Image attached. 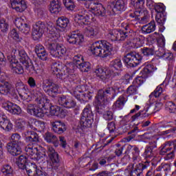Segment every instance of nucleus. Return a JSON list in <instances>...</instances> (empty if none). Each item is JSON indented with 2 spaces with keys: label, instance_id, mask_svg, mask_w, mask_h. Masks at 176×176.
<instances>
[{
  "label": "nucleus",
  "instance_id": "1",
  "mask_svg": "<svg viewBox=\"0 0 176 176\" xmlns=\"http://www.w3.org/2000/svg\"><path fill=\"white\" fill-rule=\"evenodd\" d=\"M45 111L50 109L51 116H57L60 119H64L67 116V109H63L60 106L53 105L50 103V100L45 96L41 98H37V105L29 104L26 111L29 115L35 116L36 118H43L45 116Z\"/></svg>",
  "mask_w": 176,
  "mask_h": 176
},
{
  "label": "nucleus",
  "instance_id": "2",
  "mask_svg": "<svg viewBox=\"0 0 176 176\" xmlns=\"http://www.w3.org/2000/svg\"><path fill=\"white\" fill-rule=\"evenodd\" d=\"M148 109H149V107H146L144 111H140L133 116L127 115L124 117L122 116L119 117L120 120H118L120 122V124L122 125L118 128L120 134L127 133L129 130L134 127L132 130L128 132L129 136L123 139L124 142H130L131 140H134V138H135L137 133H140V130H138V127H137V126L140 124V122L135 124L134 122H137V120H141V119H144V118H148V113H146V112H148Z\"/></svg>",
  "mask_w": 176,
  "mask_h": 176
},
{
  "label": "nucleus",
  "instance_id": "3",
  "mask_svg": "<svg viewBox=\"0 0 176 176\" xmlns=\"http://www.w3.org/2000/svg\"><path fill=\"white\" fill-rule=\"evenodd\" d=\"M8 58L11 64L10 68L13 74L18 75L24 74V67L23 65L25 67V69H26L29 75H34L38 72L32 63V60L30 58V56H28L27 52L23 50L18 51V60L16 58V55L8 56Z\"/></svg>",
  "mask_w": 176,
  "mask_h": 176
},
{
  "label": "nucleus",
  "instance_id": "4",
  "mask_svg": "<svg viewBox=\"0 0 176 176\" xmlns=\"http://www.w3.org/2000/svg\"><path fill=\"white\" fill-rule=\"evenodd\" d=\"M106 38L111 42H116V41H124L126 38L130 39V45L133 49H139L142 47L145 41V37L140 33L130 30L129 32L114 29L111 30L107 35Z\"/></svg>",
  "mask_w": 176,
  "mask_h": 176
},
{
  "label": "nucleus",
  "instance_id": "5",
  "mask_svg": "<svg viewBox=\"0 0 176 176\" xmlns=\"http://www.w3.org/2000/svg\"><path fill=\"white\" fill-rule=\"evenodd\" d=\"M45 32H47L45 41L60 42V32L53 28V23L52 22L47 23L42 21L36 22L33 28L32 35L34 41H39Z\"/></svg>",
  "mask_w": 176,
  "mask_h": 176
},
{
  "label": "nucleus",
  "instance_id": "6",
  "mask_svg": "<svg viewBox=\"0 0 176 176\" xmlns=\"http://www.w3.org/2000/svg\"><path fill=\"white\" fill-rule=\"evenodd\" d=\"M123 80H118L112 82V87L107 88L106 89H100L98 91V95L96 96L94 101V105L96 108H100L102 105H105L108 100H115V97L120 93Z\"/></svg>",
  "mask_w": 176,
  "mask_h": 176
},
{
  "label": "nucleus",
  "instance_id": "7",
  "mask_svg": "<svg viewBox=\"0 0 176 176\" xmlns=\"http://www.w3.org/2000/svg\"><path fill=\"white\" fill-rule=\"evenodd\" d=\"M74 20L80 27L85 28L84 34L85 36L94 38L98 34V29H97V27L93 26L91 21V18H90V15L87 14V11L85 10H82L81 12L76 14Z\"/></svg>",
  "mask_w": 176,
  "mask_h": 176
},
{
  "label": "nucleus",
  "instance_id": "8",
  "mask_svg": "<svg viewBox=\"0 0 176 176\" xmlns=\"http://www.w3.org/2000/svg\"><path fill=\"white\" fill-rule=\"evenodd\" d=\"M89 50L95 57L107 58L112 54V45L105 40L98 41L89 46Z\"/></svg>",
  "mask_w": 176,
  "mask_h": 176
},
{
  "label": "nucleus",
  "instance_id": "9",
  "mask_svg": "<svg viewBox=\"0 0 176 176\" xmlns=\"http://www.w3.org/2000/svg\"><path fill=\"white\" fill-rule=\"evenodd\" d=\"M72 94L80 104H86L89 100H92L94 92L90 91V87L88 85H78L72 91H69Z\"/></svg>",
  "mask_w": 176,
  "mask_h": 176
},
{
  "label": "nucleus",
  "instance_id": "10",
  "mask_svg": "<svg viewBox=\"0 0 176 176\" xmlns=\"http://www.w3.org/2000/svg\"><path fill=\"white\" fill-rule=\"evenodd\" d=\"M166 46V38L164 36L161 35L157 40V45L159 52L157 53V56L160 58H163L165 61H168V71H173V64L175 60L174 59V54L170 52H164V47Z\"/></svg>",
  "mask_w": 176,
  "mask_h": 176
},
{
  "label": "nucleus",
  "instance_id": "11",
  "mask_svg": "<svg viewBox=\"0 0 176 176\" xmlns=\"http://www.w3.org/2000/svg\"><path fill=\"white\" fill-rule=\"evenodd\" d=\"M127 17L129 18L128 20H129V24L124 22L121 23V27L125 30L124 32H129L131 30V25H137V24L140 23V20H141L142 23H146L148 19H144L145 12H141V10L128 12Z\"/></svg>",
  "mask_w": 176,
  "mask_h": 176
},
{
  "label": "nucleus",
  "instance_id": "12",
  "mask_svg": "<svg viewBox=\"0 0 176 176\" xmlns=\"http://www.w3.org/2000/svg\"><path fill=\"white\" fill-rule=\"evenodd\" d=\"M171 74H173V70H168L166 73V77L164 80L163 83L157 87L155 90L151 94V95L149 96L151 98H152V97L157 98L160 97V96H162V93L164 91V89H163V87H162V86H165L166 87V86L170 85V86H171V87H173V89L176 87V74H175L171 79Z\"/></svg>",
  "mask_w": 176,
  "mask_h": 176
},
{
  "label": "nucleus",
  "instance_id": "13",
  "mask_svg": "<svg viewBox=\"0 0 176 176\" xmlns=\"http://www.w3.org/2000/svg\"><path fill=\"white\" fill-rule=\"evenodd\" d=\"M45 47L50 52L51 56L58 58H63L65 60V54H67V48L63 47L58 41H45Z\"/></svg>",
  "mask_w": 176,
  "mask_h": 176
},
{
  "label": "nucleus",
  "instance_id": "14",
  "mask_svg": "<svg viewBox=\"0 0 176 176\" xmlns=\"http://www.w3.org/2000/svg\"><path fill=\"white\" fill-rule=\"evenodd\" d=\"M157 68L156 66L152 65L151 63H145V66L140 72V76L137 77L133 82V85H136L140 87L149 76H152V74Z\"/></svg>",
  "mask_w": 176,
  "mask_h": 176
},
{
  "label": "nucleus",
  "instance_id": "15",
  "mask_svg": "<svg viewBox=\"0 0 176 176\" xmlns=\"http://www.w3.org/2000/svg\"><path fill=\"white\" fill-rule=\"evenodd\" d=\"M85 8L88 9L87 12H89L91 16L94 14V16H105V13H107V10L104 8L102 4L98 3L97 1L95 0H89L86 1Z\"/></svg>",
  "mask_w": 176,
  "mask_h": 176
},
{
  "label": "nucleus",
  "instance_id": "16",
  "mask_svg": "<svg viewBox=\"0 0 176 176\" xmlns=\"http://www.w3.org/2000/svg\"><path fill=\"white\" fill-rule=\"evenodd\" d=\"M94 119L91 118H81L80 122H76L74 130H75L76 134L80 137H85L86 131L88 129H91L93 125Z\"/></svg>",
  "mask_w": 176,
  "mask_h": 176
},
{
  "label": "nucleus",
  "instance_id": "17",
  "mask_svg": "<svg viewBox=\"0 0 176 176\" xmlns=\"http://www.w3.org/2000/svg\"><path fill=\"white\" fill-rule=\"evenodd\" d=\"M123 61L126 68H133L142 61V56L137 52H130L124 56Z\"/></svg>",
  "mask_w": 176,
  "mask_h": 176
},
{
  "label": "nucleus",
  "instance_id": "18",
  "mask_svg": "<svg viewBox=\"0 0 176 176\" xmlns=\"http://www.w3.org/2000/svg\"><path fill=\"white\" fill-rule=\"evenodd\" d=\"M173 150L168 153L165 157V160H171V159H174V157L175 156V151H176V141H172V142H167L162 144L160 146V155L162 156H164L167 153V152L171 151V149Z\"/></svg>",
  "mask_w": 176,
  "mask_h": 176
},
{
  "label": "nucleus",
  "instance_id": "19",
  "mask_svg": "<svg viewBox=\"0 0 176 176\" xmlns=\"http://www.w3.org/2000/svg\"><path fill=\"white\" fill-rule=\"evenodd\" d=\"M42 89L50 97H56L58 94V85L51 80H44L42 83Z\"/></svg>",
  "mask_w": 176,
  "mask_h": 176
},
{
  "label": "nucleus",
  "instance_id": "20",
  "mask_svg": "<svg viewBox=\"0 0 176 176\" xmlns=\"http://www.w3.org/2000/svg\"><path fill=\"white\" fill-rule=\"evenodd\" d=\"M47 154L50 157L48 166L52 170H58V167H60V156L58 153L56 152V150L52 146H48Z\"/></svg>",
  "mask_w": 176,
  "mask_h": 176
},
{
  "label": "nucleus",
  "instance_id": "21",
  "mask_svg": "<svg viewBox=\"0 0 176 176\" xmlns=\"http://www.w3.org/2000/svg\"><path fill=\"white\" fill-rule=\"evenodd\" d=\"M67 65H65V67L60 63H54L51 65V72L52 75H55L58 79H61L64 82L67 79Z\"/></svg>",
  "mask_w": 176,
  "mask_h": 176
},
{
  "label": "nucleus",
  "instance_id": "22",
  "mask_svg": "<svg viewBox=\"0 0 176 176\" xmlns=\"http://www.w3.org/2000/svg\"><path fill=\"white\" fill-rule=\"evenodd\" d=\"M73 63L81 72H89L91 69L90 62L85 61L83 56L81 54L75 55L73 58Z\"/></svg>",
  "mask_w": 176,
  "mask_h": 176
},
{
  "label": "nucleus",
  "instance_id": "23",
  "mask_svg": "<svg viewBox=\"0 0 176 176\" xmlns=\"http://www.w3.org/2000/svg\"><path fill=\"white\" fill-rule=\"evenodd\" d=\"M24 170L28 176H49L46 172L39 169L34 162H28Z\"/></svg>",
  "mask_w": 176,
  "mask_h": 176
},
{
  "label": "nucleus",
  "instance_id": "24",
  "mask_svg": "<svg viewBox=\"0 0 176 176\" xmlns=\"http://www.w3.org/2000/svg\"><path fill=\"white\" fill-rule=\"evenodd\" d=\"M98 78H100L102 82L107 83V82H111L113 79V74H111V69L104 67L96 68L94 71Z\"/></svg>",
  "mask_w": 176,
  "mask_h": 176
},
{
  "label": "nucleus",
  "instance_id": "25",
  "mask_svg": "<svg viewBox=\"0 0 176 176\" xmlns=\"http://www.w3.org/2000/svg\"><path fill=\"white\" fill-rule=\"evenodd\" d=\"M107 68L110 69V74L113 75V78L120 75V72L123 71L122 60L120 58L113 59L110 62L109 66Z\"/></svg>",
  "mask_w": 176,
  "mask_h": 176
},
{
  "label": "nucleus",
  "instance_id": "26",
  "mask_svg": "<svg viewBox=\"0 0 176 176\" xmlns=\"http://www.w3.org/2000/svg\"><path fill=\"white\" fill-rule=\"evenodd\" d=\"M28 85L30 89H36V91L34 93L36 102H38V98H43V94L41 92V90H42V84L36 82V80L33 77H29Z\"/></svg>",
  "mask_w": 176,
  "mask_h": 176
},
{
  "label": "nucleus",
  "instance_id": "27",
  "mask_svg": "<svg viewBox=\"0 0 176 176\" xmlns=\"http://www.w3.org/2000/svg\"><path fill=\"white\" fill-rule=\"evenodd\" d=\"M157 15L155 16V21H157V24L160 25H163L164 23H166V18H164V12H166V6L162 3H158L155 4L153 8Z\"/></svg>",
  "mask_w": 176,
  "mask_h": 176
},
{
  "label": "nucleus",
  "instance_id": "28",
  "mask_svg": "<svg viewBox=\"0 0 176 176\" xmlns=\"http://www.w3.org/2000/svg\"><path fill=\"white\" fill-rule=\"evenodd\" d=\"M23 146V142H19L18 144L8 142L7 144V151L9 153V154L11 155L12 156H19V155H21Z\"/></svg>",
  "mask_w": 176,
  "mask_h": 176
},
{
  "label": "nucleus",
  "instance_id": "29",
  "mask_svg": "<svg viewBox=\"0 0 176 176\" xmlns=\"http://www.w3.org/2000/svg\"><path fill=\"white\" fill-rule=\"evenodd\" d=\"M25 151L28 156H30L32 160H36L38 162L43 157V153H42L37 147H34L32 146H26L25 147Z\"/></svg>",
  "mask_w": 176,
  "mask_h": 176
},
{
  "label": "nucleus",
  "instance_id": "30",
  "mask_svg": "<svg viewBox=\"0 0 176 176\" xmlns=\"http://www.w3.org/2000/svg\"><path fill=\"white\" fill-rule=\"evenodd\" d=\"M14 24L19 31L22 34L27 35L28 32H30V28L28 27V24H27V19H25V16L16 18Z\"/></svg>",
  "mask_w": 176,
  "mask_h": 176
},
{
  "label": "nucleus",
  "instance_id": "31",
  "mask_svg": "<svg viewBox=\"0 0 176 176\" xmlns=\"http://www.w3.org/2000/svg\"><path fill=\"white\" fill-rule=\"evenodd\" d=\"M126 155H129L131 153L133 155V159L135 163L140 162L141 160V157H140V148L137 146H131L130 144L124 145Z\"/></svg>",
  "mask_w": 176,
  "mask_h": 176
},
{
  "label": "nucleus",
  "instance_id": "32",
  "mask_svg": "<svg viewBox=\"0 0 176 176\" xmlns=\"http://www.w3.org/2000/svg\"><path fill=\"white\" fill-rule=\"evenodd\" d=\"M143 156L144 159H147V160H151V162H153L154 164H157V163H160V160H162L160 155H155V151L147 146L145 148Z\"/></svg>",
  "mask_w": 176,
  "mask_h": 176
},
{
  "label": "nucleus",
  "instance_id": "33",
  "mask_svg": "<svg viewBox=\"0 0 176 176\" xmlns=\"http://www.w3.org/2000/svg\"><path fill=\"white\" fill-rule=\"evenodd\" d=\"M149 166H151V162L149 161H146L143 163H139L131 171V176L142 175V173H144V170H146V168H148Z\"/></svg>",
  "mask_w": 176,
  "mask_h": 176
},
{
  "label": "nucleus",
  "instance_id": "34",
  "mask_svg": "<svg viewBox=\"0 0 176 176\" xmlns=\"http://www.w3.org/2000/svg\"><path fill=\"white\" fill-rule=\"evenodd\" d=\"M22 136L25 142H30V144H36V142H39V135L35 131H25L22 134Z\"/></svg>",
  "mask_w": 176,
  "mask_h": 176
},
{
  "label": "nucleus",
  "instance_id": "35",
  "mask_svg": "<svg viewBox=\"0 0 176 176\" xmlns=\"http://www.w3.org/2000/svg\"><path fill=\"white\" fill-rule=\"evenodd\" d=\"M131 3L134 6L135 10H141V12H144V17L143 20L146 19H149V12L145 8H144V4L145 3V0H131Z\"/></svg>",
  "mask_w": 176,
  "mask_h": 176
},
{
  "label": "nucleus",
  "instance_id": "36",
  "mask_svg": "<svg viewBox=\"0 0 176 176\" xmlns=\"http://www.w3.org/2000/svg\"><path fill=\"white\" fill-rule=\"evenodd\" d=\"M3 108L10 112V113H12V115H21V107L12 102L3 104Z\"/></svg>",
  "mask_w": 176,
  "mask_h": 176
},
{
  "label": "nucleus",
  "instance_id": "37",
  "mask_svg": "<svg viewBox=\"0 0 176 176\" xmlns=\"http://www.w3.org/2000/svg\"><path fill=\"white\" fill-rule=\"evenodd\" d=\"M0 128L6 133H10L13 130V124L6 116L0 117Z\"/></svg>",
  "mask_w": 176,
  "mask_h": 176
},
{
  "label": "nucleus",
  "instance_id": "38",
  "mask_svg": "<svg viewBox=\"0 0 176 176\" xmlns=\"http://www.w3.org/2000/svg\"><path fill=\"white\" fill-rule=\"evenodd\" d=\"M67 42L70 45H76V43H82L85 41L83 35L78 32H73L67 36Z\"/></svg>",
  "mask_w": 176,
  "mask_h": 176
},
{
  "label": "nucleus",
  "instance_id": "39",
  "mask_svg": "<svg viewBox=\"0 0 176 176\" xmlns=\"http://www.w3.org/2000/svg\"><path fill=\"white\" fill-rule=\"evenodd\" d=\"M10 3L11 8L16 12L22 13L27 9V3L25 0H10Z\"/></svg>",
  "mask_w": 176,
  "mask_h": 176
},
{
  "label": "nucleus",
  "instance_id": "40",
  "mask_svg": "<svg viewBox=\"0 0 176 176\" xmlns=\"http://www.w3.org/2000/svg\"><path fill=\"white\" fill-rule=\"evenodd\" d=\"M35 53L39 60H42V61H46L47 60V53L46 50H45V47L41 44H37L35 46Z\"/></svg>",
  "mask_w": 176,
  "mask_h": 176
},
{
  "label": "nucleus",
  "instance_id": "41",
  "mask_svg": "<svg viewBox=\"0 0 176 176\" xmlns=\"http://www.w3.org/2000/svg\"><path fill=\"white\" fill-rule=\"evenodd\" d=\"M52 130L54 133L56 134H63L64 131L67 130V126L65 124L61 121H55L52 122Z\"/></svg>",
  "mask_w": 176,
  "mask_h": 176
},
{
  "label": "nucleus",
  "instance_id": "42",
  "mask_svg": "<svg viewBox=\"0 0 176 176\" xmlns=\"http://www.w3.org/2000/svg\"><path fill=\"white\" fill-rule=\"evenodd\" d=\"M10 91V85L8 82H3L0 78V102L3 100V96H6Z\"/></svg>",
  "mask_w": 176,
  "mask_h": 176
},
{
  "label": "nucleus",
  "instance_id": "43",
  "mask_svg": "<svg viewBox=\"0 0 176 176\" xmlns=\"http://www.w3.org/2000/svg\"><path fill=\"white\" fill-rule=\"evenodd\" d=\"M127 9V1L124 0H117L113 4V10L114 12H124Z\"/></svg>",
  "mask_w": 176,
  "mask_h": 176
},
{
  "label": "nucleus",
  "instance_id": "44",
  "mask_svg": "<svg viewBox=\"0 0 176 176\" xmlns=\"http://www.w3.org/2000/svg\"><path fill=\"white\" fill-rule=\"evenodd\" d=\"M147 107H148L149 108L146 113H147L148 116H149V115H151V113H153V112H159V111L162 109V107H163V102H157L154 106L152 104H146L144 107V109L140 111H145V108H147Z\"/></svg>",
  "mask_w": 176,
  "mask_h": 176
},
{
  "label": "nucleus",
  "instance_id": "45",
  "mask_svg": "<svg viewBox=\"0 0 176 176\" xmlns=\"http://www.w3.org/2000/svg\"><path fill=\"white\" fill-rule=\"evenodd\" d=\"M50 12L54 14H58L61 12V2L53 0L50 3Z\"/></svg>",
  "mask_w": 176,
  "mask_h": 176
},
{
  "label": "nucleus",
  "instance_id": "46",
  "mask_svg": "<svg viewBox=\"0 0 176 176\" xmlns=\"http://www.w3.org/2000/svg\"><path fill=\"white\" fill-rule=\"evenodd\" d=\"M127 95H121L115 102L113 107L117 111L123 109L126 102H127Z\"/></svg>",
  "mask_w": 176,
  "mask_h": 176
},
{
  "label": "nucleus",
  "instance_id": "47",
  "mask_svg": "<svg viewBox=\"0 0 176 176\" xmlns=\"http://www.w3.org/2000/svg\"><path fill=\"white\" fill-rule=\"evenodd\" d=\"M155 30H156V24H155V21H151L148 24L143 25L141 31L144 35H148V34L153 32Z\"/></svg>",
  "mask_w": 176,
  "mask_h": 176
},
{
  "label": "nucleus",
  "instance_id": "48",
  "mask_svg": "<svg viewBox=\"0 0 176 176\" xmlns=\"http://www.w3.org/2000/svg\"><path fill=\"white\" fill-rule=\"evenodd\" d=\"M16 90L18 91L20 97H27V94H28L27 87L23 84V82L16 84Z\"/></svg>",
  "mask_w": 176,
  "mask_h": 176
},
{
  "label": "nucleus",
  "instance_id": "49",
  "mask_svg": "<svg viewBox=\"0 0 176 176\" xmlns=\"http://www.w3.org/2000/svg\"><path fill=\"white\" fill-rule=\"evenodd\" d=\"M9 32V23L5 19L0 20V36H5Z\"/></svg>",
  "mask_w": 176,
  "mask_h": 176
},
{
  "label": "nucleus",
  "instance_id": "50",
  "mask_svg": "<svg viewBox=\"0 0 176 176\" xmlns=\"http://www.w3.org/2000/svg\"><path fill=\"white\" fill-rule=\"evenodd\" d=\"M113 139H111L108 140L106 143H104V141H107V138H104L100 140V141L96 144L95 147V152H100L101 149H103L108 145V144H111Z\"/></svg>",
  "mask_w": 176,
  "mask_h": 176
},
{
  "label": "nucleus",
  "instance_id": "51",
  "mask_svg": "<svg viewBox=\"0 0 176 176\" xmlns=\"http://www.w3.org/2000/svg\"><path fill=\"white\" fill-rule=\"evenodd\" d=\"M28 163V158L25 155H20L16 161V164L21 170H25Z\"/></svg>",
  "mask_w": 176,
  "mask_h": 176
},
{
  "label": "nucleus",
  "instance_id": "52",
  "mask_svg": "<svg viewBox=\"0 0 176 176\" xmlns=\"http://www.w3.org/2000/svg\"><path fill=\"white\" fill-rule=\"evenodd\" d=\"M1 171L3 175L13 176V167L9 164H5L1 167Z\"/></svg>",
  "mask_w": 176,
  "mask_h": 176
},
{
  "label": "nucleus",
  "instance_id": "53",
  "mask_svg": "<svg viewBox=\"0 0 176 176\" xmlns=\"http://www.w3.org/2000/svg\"><path fill=\"white\" fill-rule=\"evenodd\" d=\"M93 111H91V107L90 105H87L85 107L82 111V117L85 119H94L93 118Z\"/></svg>",
  "mask_w": 176,
  "mask_h": 176
},
{
  "label": "nucleus",
  "instance_id": "54",
  "mask_svg": "<svg viewBox=\"0 0 176 176\" xmlns=\"http://www.w3.org/2000/svg\"><path fill=\"white\" fill-rule=\"evenodd\" d=\"M159 47H157V50L156 49V47L151 46L148 47H146L143 50L142 53L144 56H153V54H157L159 53Z\"/></svg>",
  "mask_w": 176,
  "mask_h": 176
},
{
  "label": "nucleus",
  "instance_id": "55",
  "mask_svg": "<svg viewBox=\"0 0 176 176\" xmlns=\"http://www.w3.org/2000/svg\"><path fill=\"white\" fill-rule=\"evenodd\" d=\"M44 140L46 142H48V144H56L57 141V136L53 135V133L50 132H47L44 135Z\"/></svg>",
  "mask_w": 176,
  "mask_h": 176
},
{
  "label": "nucleus",
  "instance_id": "56",
  "mask_svg": "<svg viewBox=\"0 0 176 176\" xmlns=\"http://www.w3.org/2000/svg\"><path fill=\"white\" fill-rule=\"evenodd\" d=\"M56 25L62 28L63 31H65L67 28V18L61 16L56 21Z\"/></svg>",
  "mask_w": 176,
  "mask_h": 176
},
{
  "label": "nucleus",
  "instance_id": "57",
  "mask_svg": "<svg viewBox=\"0 0 176 176\" xmlns=\"http://www.w3.org/2000/svg\"><path fill=\"white\" fill-rule=\"evenodd\" d=\"M35 124L36 130H38L39 133H45V130H46V123L45 122L38 120L36 122Z\"/></svg>",
  "mask_w": 176,
  "mask_h": 176
},
{
  "label": "nucleus",
  "instance_id": "58",
  "mask_svg": "<svg viewBox=\"0 0 176 176\" xmlns=\"http://www.w3.org/2000/svg\"><path fill=\"white\" fill-rule=\"evenodd\" d=\"M166 109L170 113H174L176 111V104L173 102L169 101L166 103Z\"/></svg>",
  "mask_w": 176,
  "mask_h": 176
},
{
  "label": "nucleus",
  "instance_id": "59",
  "mask_svg": "<svg viewBox=\"0 0 176 176\" xmlns=\"http://www.w3.org/2000/svg\"><path fill=\"white\" fill-rule=\"evenodd\" d=\"M126 93L129 96H134V94H138V87L133 85H131L126 89Z\"/></svg>",
  "mask_w": 176,
  "mask_h": 176
},
{
  "label": "nucleus",
  "instance_id": "60",
  "mask_svg": "<svg viewBox=\"0 0 176 176\" xmlns=\"http://www.w3.org/2000/svg\"><path fill=\"white\" fill-rule=\"evenodd\" d=\"M58 102L59 105H60L63 109H67V96H61L58 100Z\"/></svg>",
  "mask_w": 176,
  "mask_h": 176
},
{
  "label": "nucleus",
  "instance_id": "61",
  "mask_svg": "<svg viewBox=\"0 0 176 176\" xmlns=\"http://www.w3.org/2000/svg\"><path fill=\"white\" fill-rule=\"evenodd\" d=\"M174 122L173 121H163L160 123V129H168V127H173Z\"/></svg>",
  "mask_w": 176,
  "mask_h": 176
},
{
  "label": "nucleus",
  "instance_id": "62",
  "mask_svg": "<svg viewBox=\"0 0 176 176\" xmlns=\"http://www.w3.org/2000/svg\"><path fill=\"white\" fill-rule=\"evenodd\" d=\"M21 139V136L20 135V134L13 133L11 135L12 142H10L13 143V144H19L20 142H23L20 141Z\"/></svg>",
  "mask_w": 176,
  "mask_h": 176
},
{
  "label": "nucleus",
  "instance_id": "63",
  "mask_svg": "<svg viewBox=\"0 0 176 176\" xmlns=\"http://www.w3.org/2000/svg\"><path fill=\"white\" fill-rule=\"evenodd\" d=\"M171 166L168 164H162L157 168V171H170Z\"/></svg>",
  "mask_w": 176,
  "mask_h": 176
},
{
  "label": "nucleus",
  "instance_id": "64",
  "mask_svg": "<svg viewBox=\"0 0 176 176\" xmlns=\"http://www.w3.org/2000/svg\"><path fill=\"white\" fill-rule=\"evenodd\" d=\"M107 129L109 130L110 134H112L116 131V124L113 121L109 122L107 124Z\"/></svg>",
  "mask_w": 176,
  "mask_h": 176
}]
</instances>
